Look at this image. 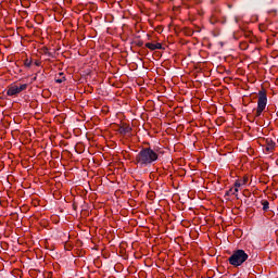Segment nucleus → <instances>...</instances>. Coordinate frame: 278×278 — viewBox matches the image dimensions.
I'll list each match as a JSON object with an SVG mask.
<instances>
[{
	"mask_svg": "<svg viewBox=\"0 0 278 278\" xmlns=\"http://www.w3.org/2000/svg\"><path fill=\"white\" fill-rule=\"evenodd\" d=\"M160 160V155L151 148H142L136 155V164H139L141 168L144 166H151L154 162Z\"/></svg>",
	"mask_w": 278,
	"mask_h": 278,
	"instance_id": "f257e3e1",
	"label": "nucleus"
},
{
	"mask_svg": "<svg viewBox=\"0 0 278 278\" xmlns=\"http://www.w3.org/2000/svg\"><path fill=\"white\" fill-rule=\"evenodd\" d=\"M24 90H27V84H23L21 85L20 87H17V91L21 93L23 92Z\"/></svg>",
	"mask_w": 278,
	"mask_h": 278,
	"instance_id": "f8f14e48",
	"label": "nucleus"
},
{
	"mask_svg": "<svg viewBox=\"0 0 278 278\" xmlns=\"http://www.w3.org/2000/svg\"><path fill=\"white\" fill-rule=\"evenodd\" d=\"M276 143L271 139H266V151H275Z\"/></svg>",
	"mask_w": 278,
	"mask_h": 278,
	"instance_id": "423d86ee",
	"label": "nucleus"
},
{
	"mask_svg": "<svg viewBox=\"0 0 278 278\" xmlns=\"http://www.w3.org/2000/svg\"><path fill=\"white\" fill-rule=\"evenodd\" d=\"M262 112H264V109L256 108V112L254 113V118H260L262 116Z\"/></svg>",
	"mask_w": 278,
	"mask_h": 278,
	"instance_id": "9d476101",
	"label": "nucleus"
},
{
	"mask_svg": "<svg viewBox=\"0 0 278 278\" xmlns=\"http://www.w3.org/2000/svg\"><path fill=\"white\" fill-rule=\"evenodd\" d=\"M261 204L263 205V212H268V210L270 208V203L268 202V200H262Z\"/></svg>",
	"mask_w": 278,
	"mask_h": 278,
	"instance_id": "1a4fd4ad",
	"label": "nucleus"
},
{
	"mask_svg": "<svg viewBox=\"0 0 278 278\" xmlns=\"http://www.w3.org/2000/svg\"><path fill=\"white\" fill-rule=\"evenodd\" d=\"M155 45V49L157 50H162L164 49V47L162 46V43H154Z\"/></svg>",
	"mask_w": 278,
	"mask_h": 278,
	"instance_id": "2eb2a0df",
	"label": "nucleus"
},
{
	"mask_svg": "<svg viewBox=\"0 0 278 278\" xmlns=\"http://www.w3.org/2000/svg\"><path fill=\"white\" fill-rule=\"evenodd\" d=\"M59 77L55 78L56 84H63V81H66V77H64V73H59Z\"/></svg>",
	"mask_w": 278,
	"mask_h": 278,
	"instance_id": "6e6552de",
	"label": "nucleus"
},
{
	"mask_svg": "<svg viewBox=\"0 0 278 278\" xmlns=\"http://www.w3.org/2000/svg\"><path fill=\"white\" fill-rule=\"evenodd\" d=\"M118 134H121L122 136H125L127 134H129V131H131V127L129 126H119V128L117 129Z\"/></svg>",
	"mask_w": 278,
	"mask_h": 278,
	"instance_id": "0eeeda50",
	"label": "nucleus"
},
{
	"mask_svg": "<svg viewBox=\"0 0 278 278\" xmlns=\"http://www.w3.org/2000/svg\"><path fill=\"white\" fill-rule=\"evenodd\" d=\"M8 97H16V94H20L18 86L12 85L7 90Z\"/></svg>",
	"mask_w": 278,
	"mask_h": 278,
	"instance_id": "20e7f679",
	"label": "nucleus"
},
{
	"mask_svg": "<svg viewBox=\"0 0 278 278\" xmlns=\"http://www.w3.org/2000/svg\"><path fill=\"white\" fill-rule=\"evenodd\" d=\"M231 192L233 193V188H230L228 191H226L225 198L230 197Z\"/></svg>",
	"mask_w": 278,
	"mask_h": 278,
	"instance_id": "4468645a",
	"label": "nucleus"
},
{
	"mask_svg": "<svg viewBox=\"0 0 278 278\" xmlns=\"http://www.w3.org/2000/svg\"><path fill=\"white\" fill-rule=\"evenodd\" d=\"M143 45H144V42L141 40L137 42V47H142Z\"/></svg>",
	"mask_w": 278,
	"mask_h": 278,
	"instance_id": "dca6fc26",
	"label": "nucleus"
},
{
	"mask_svg": "<svg viewBox=\"0 0 278 278\" xmlns=\"http://www.w3.org/2000/svg\"><path fill=\"white\" fill-rule=\"evenodd\" d=\"M146 47H147V49H150V51H155L156 50L155 43L148 42V43H146Z\"/></svg>",
	"mask_w": 278,
	"mask_h": 278,
	"instance_id": "9b49d317",
	"label": "nucleus"
},
{
	"mask_svg": "<svg viewBox=\"0 0 278 278\" xmlns=\"http://www.w3.org/2000/svg\"><path fill=\"white\" fill-rule=\"evenodd\" d=\"M249 260V254L244 250H235L229 256L228 262L230 266L238 268Z\"/></svg>",
	"mask_w": 278,
	"mask_h": 278,
	"instance_id": "f03ea898",
	"label": "nucleus"
},
{
	"mask_svg": "<svg viewBox=\"0 0 278 278\" xmlns=\"http://www.w3.org/2000/svg\"><path fill=\"white\" fill-rule=\"evenodd\" d=\"M36 66H40V63L37 62V63H36Z\"/></svg>",
	"mask_w": 278,
	"mask_h": 278,
	"instance_id": "a211bd4d",
	"label": "nucleus"
},
{
	"mask_svg": "<svg viewBox=\"0 0 278 278\" xmlns=\"http://www.w3.org/2000/svg\"><path fill=\"white\" fill-rule=\"evenodd\" d=\"M24 65H25L27 68H29V66H31V60L26 59V60L24 61Z\"/></svg>",
	"mask_w": 278,
	"mask_h": 278,
	"instance_id": "ddd939ff",
	"label": "nucleus"
},
{
	"mask_svg": "<svg viewBox=\"0 0 278 278\" xmlns=\"http://www.w3.org/2000/svg\"><path fill=\"white\" fill-rule=\"evenodd\" d=\"M235 21H236V23H238V17H236V20H235Z\"/></svg>",
	"mask_w": 278,
	"mask_h": 278,
	"instance_id": "6ab92c4d",
	"label": "nucleus"
},
{
	"mask_svg": "<svg viewBox=\"0 0 278 278\" xmlns=\"http://www.w3.org/2000/svg\"><path fill=\"white\" fill-rule=\"evenodd\" d=\"M268 103V97L266 96V90L258 91V100H257V108L260 110H266V105Z\"/></svg>",
	"mask_w": 278,
	"mask_h": 278,
	"instance_id": "7ed1b4c3",
	"label": "nucleus"
},
{
	"mask_svg": "<svg viewBox=\"0 0 278 278\" xmlns=\"http://www.w3.org/2000/svg\"><path fill=\"white\" fill-rule=\"evenodd\" d=\"M238 188H240V187H235V189H232L233 190L232 194H236L237 192H239Z\"/></svg>",
	"mask_w": 278,
	"mask_h": 278,
	"instance_id": "f3484780",
	"label": "nucleus"
},
{
	"mask_svg": "<svg viewBox=\"0 0 278 278\" xmlns=\"http://www.w3.org/2000/svg\"><path fill=\"white\" fill-rule=\"evenodd\" d=\"M249 184V177L244 176L243 179L236 180L235 188H241V186H247Z\"/></svg>",
	"mask_w": 278,
	"mask_h": 278,
	"instance_id": "39448f33",
	"label": "nucleus"
}]
</instances>
